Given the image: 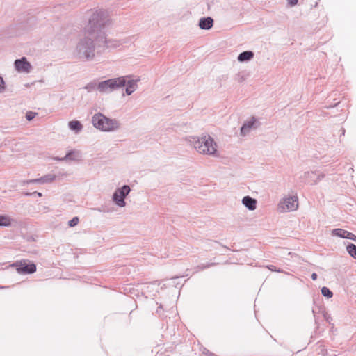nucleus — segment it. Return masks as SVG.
<instances>
[{
	"label": "nucleus",
	"instance_id": "20e7f679",
	"mask_svg": "<svg viewBox=\"0 0 356 356\" xmlns=\"http://www.w3.org/2000/svg\"><path fill=\"white\" fill-rule=\"evenodd\" d=\"M125 77H119L102 81L98 84L97 88L100 92L113 90L119 87L125 86Z\"/></svg>",
	"mask_w": 356,
	"mask_h": 356
},
{
	"label": "nucleus",
	"instance_id": "9b49d317",
	"mask_svg": "<svg viewBox=\"0 0 356 356\" xmlns=\"http://www.w3.org/2000/svg\"><path fill=\"white\" fill-rule=\"evenodd\" d=\"M56 178V176L54 175H48L40 179H35L29 181V183H47L52 182Z\"/></svg>",
	"mask_w": 356,
	"mask_h": 356
},
{
	"label": "nucleus",
	"instance_id": "4468645a",
	"mask_svg": "<svg viewBox=\"0 0 356 356\" xmlns=\"http://www.w3.org/2000/svg\"><path fill=\"white\" fill-rule=\"evenodd\" d=\"M254 56V54L252 51H244L239 54L238 60L241 62L249 60L252 58Z\"/></svg>",
	"mask_w": 356,
	"mask_h": 356
},
{
	"label": "nucleus",
	"instance_id": "f3484780",
	"mask_svg": "<svg viewBox=\"0 0 356 356\" xmlns=\"http://www.w3.org/2000/svg\"><path fill=\"white\" fill-rule=\"evenodd\" d=\"M11 223L10 218L6 216H0V226H9Z\"/></svg>",
	"mask_w": 356,
	"mask_h": 356
},
{
	"label": "nucleus",
	"instance_id": "ddd939ff",
	"mask_svg": "<svg viewBox=\"0 0 356 356\" xmlns=\"http://www.w3.org/2000/svg\"><path fill=\"white\" fill-rule=\"evenodd\" d=\"M126 79V83L127 87L126 88V92L127 95H131L136 88V81L127 79L128 77L124 76Z\"/></svg>",
	"mask_w": 356,
	"mask_h": 356
},
{
	"label": "nucleus",
	"instance_id": "6ab92c4d",
	"mask_svg": "<svg viewBox=\"0 0 356 356\" xmlns=\"http://www.w3.org/2000/svg\"><path fill=\"white\" fill-rule=\"evenodd\" d=\"M79 158V154L76 152H72L65 156L66 159L77 160Z\"/></svg>",
	"mask_w": 356,
	"mask_h": 356
},
{
	"label": "nucleus",
	"instance_id": "b1692460",
	"mask_svg": "<svg viewBox=\"0 0 356 356\" xmlns=\"http://www.w3.org/2000/svg\"><path fill=\"white\" fill-rule=\"evenodd\" d=\"M312 278L313 280H316L317 279V274L314 273L312 275Z\"/></svg>",
	"mask_w": 356,
	"mask_h": 356
},
{
	"label": "nucleus",
	"instance_id": "f8f14e48",
	"mask_svg": "<svg viewBox=\"0 0 356 356\" xmlns=\"http://www.w3.org/2000/svg\"><path fill=\"white\" fill-rule=\"evenodd\" d=\"M243 204L250 210H254L256 208L257 201L256 200L251 198L249 196H246L243 199Z\"/></svg>",
	"mask_w": 356,
	"mask_h": 356
},
{
	"label": "nucleus",
	"instance_id": "39448f33",
	"mask_svg": "<svg viewBox=\"0 0 356 356\" xmlns=\"http://www.w3.org/2000/svg\"><path fill=\"white\" fill-rule=\"evenodd\" d=\"M298 207V200L297 195L285 197L280 202L278 209L280 212L293 211Z\"/></svg>",
	"mask_w": 356,
	"mask_h": 356
},
{
	"label": "nucleus",
	"instance_id": "a211bd4d",
	"mask_svg": "<svg viewBox=\"0 0 356 356\" xmlns=\"http://www.w3.org/2000/svg\"><path fill=\"white\" fill-rule=\"evenodd\" d=\"M347 251L353 257L356 258V246L354 244H349L347 246Z\"/></svg>",
	"mask_w": 356,
	"mask_h": 356
},
{
	"label": "nucleus",
	"instance_id": "aec40b11",
	"mask_svg": "<svg viewBox=\"0 0 356 356\" xmlns=\"http://www.w3.org/2000/svg\"><path fill=\"white\" fill-rule=\"evenodd\" d=\"M321 293L324 296L327 298H331L333 295L332 292L327 287H323L321 289Z\"/></svg>",
	"mask_w": 356,
	"mask_h": 356
},
{
	"label": "nucleus",
	"instance_id": "6e6552de",
	"mask_svg": "<svg viewBox=\"0 0 356 356\" xmlns=\"http://www.w3.org/2000/svg\"><path fill=\"white\" fill-rule=\"evenodd\" d=\"M332 234L334 236L343 238L351 239L356 242V236L355 234H353V233H351L348 231H346L345 229H340V228L334 229L332 230Z\"/></svg>",
	"mask_w": 356,
	"mask_h": 356
},
{
	"label": "nucleus",
	"instance_id": "9d476101",
	"mask_svg": "<svg viewBox=\"0 0 356 356\" xmlns=\"http://www.w3.org/2000/svg\"><path fill=\"white\" fill-rule=\"evenodd\" d=\"M213 20L211 17L202 18L200 20L199 26L202 29H209L213 26Z\"/></svg>",
	"mask_w": 356,
	"mask_h": 356
},
{
	"label": "nucleus",
	"instance_id": "4be33fe9",
	"mask_svg": "<svg viewBox=\"0 0 356 356\" xmlns=\"http://www.w3.org/2000/svg\"><path fill=\"white\" fill-rule=\"evenodd\" d=\"M36 113H33V112H28L26 115V118L28 120H31L32 119H33L35 116Z\"/></svg>",
	"mask_w": 356,
	"mask_h": 356
},
{
	"label": "nucleus",
	"instance_id": "412c9836",
	"mask_svg": "<svg viewBox=\"0 0 356 356\" xmlns=\"http://www.w3.org/2000/svg\"><path fill=\"white\" fill-rule=\"evenodd\" d=\"M79 219L78 217H74L71 220L69 221V226L74 227L79 223Z\"/></svg>",
	"mask_w": 356,
	"mask_h": 356
},
{
	"label": "nucleus",
	"instance_id": "dca6fc26",
	"mask_svg": "<svg viewBox=\"0 0 356 356\" xmlns=\"http://www.w3.org/2000/svg\"><path fill=\"white\" fill-rule=\"evenodd\" d=\"M70 128L76 132L79 131L82 129V124L77 120H72L69 122Z\"/></svg>",
	"mask_w": 356,
	"mask_h": 356
},
{
	"label": "nucleus",
	"instance_id": "2eb2a0df",
	"mask_svg": "<svg viewBox=\"0 0 356 356\" xmlns=\"http://www.w3.org/2000/svg\"><path fill=\"white\" fill-rule=\"evenodd\" d=\"M255 121H256L255 119L252 118L251 120L245 123L241 129V134L245 135L246 134V132H248L250 129V128L253 126Z\"/></svg>",
	"mask_w": 356,
	"mask_h": 356
},
{
	"label": "nucleus",
	"instance_id": "a878e982",
	"mask_svg": "<svg viewBox=\"0 0 356 356\" xmlns=\"http://www.w3.org/2000/svg\"><path fill=\"white\" fill-rule=\"evenodd\" d=\"M39 196H42V194L40 193H38Z\"/></svg>",
	"mask_w": 356,
	"mask_h": 356
},
{
	"label": "nucleus",
	"instance_id": "0eeeda50",
	"mask_svg": "<svg viewBox=\"0 0 356 356\" xmlns=\"http://www.w3.org/2000/svg\"><path fill=\"white\" fill-rule=\"evenodd\" d=\"M130 188L128 186H124L120 189L117 190L113 195V200L120 207L125 205L124 197L129 193Z\"/></svg>",
	"mask_w": 356,
	"mask_h": 356
},
{
	"label": "nucleus",
	"instance_id": "f03ea898",
	"mask_svg": "<svg viewBox=\"0 0 356 356\" xmlns=\"http://www.w3.org/2000/svg\"><path fill=\"white\" fill-rule=\"evenodd\" d=\"M93 125L104 131H113L119 127L118 122L111 120L101 113L95 114L92 119Z\"/></svg>",
	"mask_w": 356,
	"mask_h": 356
},
{
	"label": "nucleus",
	"instance_id": "5701e85b",
	"mask_svg": "<svg viewBox=\"0 0 356 356\" xmlns=\"http://www.w3.org/2000/svg\"><path fill=\"white\" fill-rule=\"evenodd\" d=\"M3 84V80L1 77H0V91H1L4 88Z\"/></svg>",
	"mask_w": 356,
	"mask_h": 356
},
{
	"label": "nucleus",
	"instance_id": "f257e3e1",
	"mask_svg": "<svg viewBox=\"0 0 356 356\" xmlns=\"http://www.w3.org/2000/svg\"><path fill=\"white\" fill-rule=\"evenodd\" d=\"M108 22V19L103 12L94 13L90 19L85 29V38L79 44V51L82 52L86 58H92L94 56V45L92 40L100 39L102 42H106L102 29Z\"/></svg>",
	"mask_w": 356,
	"mask_h": 356
},
{
	"label": "nucleus",
	"instance_id": "1a4fd4ad",
	"mask_svg": "<svg viewBox=\"0 0 356 356\" xmlns=\"http://www.w3.org/2000/svg\"><path fill=\"white\" fill-rule=\"evenodd\" d=\"M15 66L17 71L23 72H29L31 67V64L27 62L25 58L16 60L15 62Z\"/></svg>",
	"mask_w": 356,
	"mask_h": 356
},
{
	"label": "nucleus",
	"instance_id": "393cba45",
	"mask_svg": "<svg viewBox=\"0 0 356 356\" xmlns=\"http://www.w3.org/2000/svg\"><path fill=\"white\" fill-rule=\"evenodd\" d=\"M297 2H298V0H292V1H291V3L292 5H295V4H296V3H297Z\"/></svg>",
	"mask_w": 356,
	"mask_h": 356
},
{
	"label": "nucleus",
	"instance_id": "423d86ee",
	"mask_svg": "<svg viewBox=\"0 0 356 356\" xmlns=\"http://www.w3.org/2000/svg\"><path fill=\"white\" fill-rule=\"evenodd\" d=\"M17 273L20 274H31L36 270V266L27 261H22L14 264Z\"/></svg>",
	"mask_w": 356,
	"mask_h": 356
},
{
	"label": "nucleus",
	"instance_id": "7ed1b4c3",
	"mask_svg": "<svg viewBox=\"0 0 356 356\" xmlns=\"http://www.w3.org/2000/svg\"><path fill=\"white\" fill-rule=\"evenodd\" d=\"M194 147L201 154H214L216 152V144L209 136L198 138L194 143Z\"/></svg>",
	"mask_w": 356,
	"mask_h": 356
}]
</instances>
